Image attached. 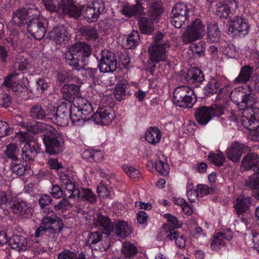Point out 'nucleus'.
<instances>
[{"mask_svg":"<svg viewBox=\"0 0 259 259\" xmlns=\"http://www.w3.org/2000/svg\"><path fill=\"white\" fill-rule=\"evenodd\" d=\"M231 99L237 106L242 125L246 129L255 131L259 127V103L256 96L250 92H234Z\"/></svg>","mask_w":259,"mask_h":259,"instance_id":"nucleus-1","label":"nucleus"},{"mask_svg":"<svg viewBox=\"0 0 259 259\" xmlns=\"http://www.w3.org/2000/svg\"><path fill=\"white\" fill-rule=\"evenodd\" d=\"M42 209L41 213L43 217L41 220V223L40 226L36 228L34 232L35 238L33 239L32 244V247L38 253L40 250L37 248L38 247V245L39 241L37 240V238L42 237L44 235L53 236L52 237H54V236L56 233L60 232L61 230L60 224L56 220L57 216L53 209L51 208L45 207Z\"/></svg>","mask_w":259,"mask_h":259,"instance_id":"nucleus-2","label":"nucleus"},{"mask_svg":"<svg viewBox=\"0 0 259 259\" xmlns=\"http://www.w3.org/2000/svg\"><path fill=\"white\" fill-rule=\"evenodd\" d=\"M60 180L66 190L65 194L68 198H74L76 197L80 198L83 201L91 204L96 202V195L88 188H82L80 190L75 185L73 178L69 175L62 174L60 176Z\"/></svg>","mask_w":259,"mask_h":259,"instance_id":"nucleus-3","label":"nucleus"},{"mask_svg":"<svg viewBox=\"0 0 259 259\" xmlns=\"http://www.w3.org/2000/svg\"><path fill=\"white\" fill-rule=\"evenodd\" d=\"M91 46L85 42L76 43L70 47L64 55L66 62L73 69L79 70L81 68L79 62L83 63L84 59L91 54Z\"/></svg>","mask_w":259,"mask_h":259,"instance_id":"nucleus-4","label":"nucleus"},{"mask_svg":"<svg viewBox=\"0 0 259 259\" xmlns=\"http://www.w3.org/2000/svg\"><path fill=\"white\" fill-rule=\"evenodd\" d=\"M169 47L170 44L164 39L163 35L162 33L157 34L148 48L149 61L155 63L165 61L167 58Z\"/></svg>","mask_w":259,"mask_h":259,"instance_id":"nucleus-5","label":"nucleus"},{"mask_svg":"<svg viewBox=\"0 0 259 259\" xmlns=\"http://www.w3.org/2000/svg\"><path fill=\"white\" fill-rule=\"evenodd\" d=\"M71 110V120L73 123L90 119L93 109L91 104L85 98L78 96L74 98Z\"/></svg>","mask_w":259,"mask_h":259,"instance_id":"nucleus-6","label":"nucleus"},{"mask_svg":"<svg viewBox=\"0 0 259 259\" xmlns=\"http://www.w3.org/2000/svg\"><path fill=\"white\" fill-rule=\"evenodd\" d=\"M43 141L46 152L49 155H56L63 151V136L55 129L50 127L44 135Z\"/></svg>","mask_w":259,"mask_h":259,"instance_id":"nucleus-7","label":"nucleus"},{"mask_svg":"<svg viewBox=\"0 0 259 259\" xmlns=\"http://www.w3.org/2000/svg\"><path fill=\"white\" fill-rule=\"evenodd\" d=\"M196 102V96L189 87H177L173 93V102L176 106L183 108H192Z\"/></svg>","mask_w":259,"mask_h":259,"instance_id":"nucleus-8","label":"nucleus"},{"mask_svg":"<svg viewBox=\"0 0 259 259\" xmlns=\"http://www.w3.org/2000/svg\"><path fill=\"white\" fill-rule=\"evenodd\" d=\"M205 34V26L200 19L192 21L182 36L184 44H188L199 39Z\"/></svg>","mask_w":259,"mask_h":259,"instance_id":"nucleus-9","label":"nucleus"},{"mask_svg":"<svg viewBox=\"0 0 259 259\" xmlns=\"http://www.w3.org/2000/svg\"><path fill=\"white\" fill-rule=\"evenodd\" d=\"M72 104L68 103H62L57 108L56 110L51 111V114L48 115V117L52 122L59 126L67 125L69 120L71 119V110H72Z\"/></svg>","mask_w":259,"mask_h":259,"instance_id":"nucleus-10","label":"nucleus"},{"mask_svg":"<svg viewBox=\"0 0 259 259\" xmlns=\"http://www.w3.org/2000/svg\"><path fill=\"white\" fill-rule=\"evenodd\" d=\"M27 78L23 77L19 80L18 74L13 72L5 78L3 84L9 90H11L16 95L21 96H24L27 91Z\"/></svg>","mask_w":259,"mask_h":259,"instance_id":"nucleus-11","label":"nucleus"},{"mask_svg":"<svg viewBox=\"0 0 259 259\" xmlns=\"http://www.w3.org/2000/svg\"><path fill=\"white\" fill-rule=\"evenodd\" d=\"M250 26L247 19L242 17H235L229 23L228 33L233 37H244L249 31Z\"/></svg>","mask_w":259,"mask_h":259,"instance_id":"nucleus-12","label":"nucleus"},{"mask_svg":"<svg viewBox=\"0 0 259 259\" xmlns=\"http://www.w3.org/2000/svg\"><path fill=\"white\" fill-rule=\"evenodd\" d=\"M38 13L37 7L31 5L28 8L16 10L13 14V20L19 27L27 26L31 17L34 15L37 16Z\"/></svg>","mask_w":259,"mask_h":259,"instance_id":"nucleus-13","label":"nucleus"},{"mask_svg":"<svg viewBox=\"0 0 259 259\" xmlns=\"http://www.w3.org/2000/svg\"><path fill=\"white\" fill-rule=\"evenodd\" d=\"M117 65V58L113 52L107 50L101 52L100 64L98 66L101 72H113L116 69Z\"/></svg>","mask_w":259,"mask_h":259,"instance_id":"nucleus-14","label":"nucleus"},{"mask_svg":"<svg viewBox=\"0 0 259 259\" xmlns=\"http://www.w3.org/2000/svg\"><path fill=\"white\" fill-rule=\"evenodd\" d=\"M115 117L114 111L111 107L103 106L99 107L93 115L92 118L97 124L108 125L112 123Z\"/></svg>","mask_w":259,"mask_h":259,"instance_id":"nucleus-15","label":"nucleus"},{"mask_svg":"<svg viewBox=\"0 0 259 259\" xmlns=\"http://www.w3.org/2000/svg\"><path fill=\"white\" fill-rule=\"evenodd\" d=\"M26 28L29 33L38 40L42 39L47 32L45 23L41 20L37 18H31L29 20Z\"/></svg>","mask_w":259,"mask_h":259,"instance_id":"nucleus-16","label":"nucleus"},{"mask_svg":"<svg viewBox=\"0 0 259 259\" xmlns=\"http://www.w3.org/2000/svg\"><path fill=\"white\" fill-rule=\"evenodd\" d=\"M57 12L75 18H77L81 14L80 9L74 5L72 0H62L60 3L59 10Z\"/></svg>","mask_w":259,"mask_h":259,"instance_id":"nucleus-17","label":"nucleus"},{"mask_svg":"<svg viewBox=\"0 0 259 259\" xmlns=\"http://www.w3.org/2000/svg\"><path fill=\"white\" fill-rule=\"evenodd\" d=\"M162 233L165 234L166 237L169 240H175L176 245L179 248H184L186 245V239L183 235L171 229L169 225H164L162 228Z\"/></svg>","mask_w":259,"mask_h":259,"instance_id":"nucleus-18","label":"nucleus"},{"mask_svg":"<svg viewBox=\"0 0 259 259\" xmlns=\"http://www.w3.org/2000/svg\"><path fill=\"white\" fill-rule=\"evenodd\" d=\"M244 149V145L243 144L237 142L232 143L227 150V158L233 162L239 161L243 153Z\"/></svg>","mask_w":259,"mask_h":259,"instance_id":"nucleus-19","label":"nucleus"},{"mask_svg":"<svg viewBox=\"0 0 259 259\" xmlns=\"http://www.w3.org/2000/svg\"><path fill=\"white\" fill-rule=\"evenodd\" d=\"M111 231H113L117 237L123 239L132 233V228L126 222L120 221L112 224Z\"/></svg>","mask_w":259,"mask_h":259,"instance_id":"nucleus-20","label":"nucleus"},{"mask_svg":"<svg viewBox=\"0 0 259 259\" xmlns=\"http://www.w3.org/2000/svg\"><path fill=\"white\" fill-rule=\"evenodd\" d=\"M9 244L13 249L21 252L26 250L28 241L23 236L14 235L9 239Z\"/></svg>","mask_w":259,"mask_h":259,"instance_id":"nucleus-21","label":"nucleus"},{"mask_svg":"<svg viewBox=\"0 0 259 259\" xmlns=\"http://www.w3.org/2000/svg\"><path fill=\"white\" fill-rule=\"evenodd\" d=\"M12 209L15 213L27 217L31 216L33 212L31 205L23 201L14 202L12 206Z\"/></svg>","mask_w":259,"mask_h":259,"instance_id":"nucleus-22","label":"nucleus"},{"mask_svg":"<svg viewBox=\"0 0 259 259\" xmlns=\"http://www.w3.org/2000/svg\"><path fill=\"white\" fill-rule=\"evenodd\" d=\"M241 165L246 170L254 168L253 170L256 171L259 168V156L254 153L247 154L243 158Z\"/></svg>","mask_w":259,"mask_h":259,"instance_id":"nucleus-23","label":"nucleus"},{"mask_svg":"<svg viewBox=\"0 0 259 259\" xmlns=\"http://www.w3.org/2000/svg\"><path fill=\"white\" fill-rule=\"evenodd\" d=\"M210 109L208 107L202 106L197 108L195 113V116L199 124L205 125L212 119Z\"/></svg>","mask_w":259,"mask_h":259,"instance_id":"nucleus-24","label":"nucleus"},{"mask_svg":"<svg viewBox=\"0 0 259 259\" xmlns=\"http://www.w3.org/2000/svg\"><path fill=\"white\" fill-rule=\"evenodd\" d=\"M141 0H136V4L133 6H131L128 4H124L122 6V13L129 17L141 15L143 12V8L141 4Z\"/></svg>","mask_w":259,"mask_h":259,"instance_id":"nucleus-25","label":"nucleus"},{"mask_svg":"<svg viewBox=\"0 0 259 259\" xmlns=\"http://www.w3.org/2000/svg\"><path fill=\"white\" fill-rule=\"evenodd\" d=\"M66 33V29L63 26L55 27L52 30L49 31L48 37L53 40L56 44H61L67 37Z\"/></svg>","mask_w":259,"mask_h":259,"instance_id":"nucleus-26","label":"nucleus"},{"mask_svg":"<svg viewBox=\"0 0 259 259\" xmlns=\"http://www.w3.org/2000/svg\"><path fill=\"white\" fill-rule=\"evenodd\" d=\"M251 198L249 197L239 196L236 200L234 208L236 213L240 215L247 211L251 205Z\"/></svg>","mask_w":259,"mask_h":259,"instance_id":"nucleus-27","label":"nucleus"},{"mask_svg":"<svg viewBox=\"0 0 259 259\" xmlns=\"http://www.w3.org/2000/svg\"><path fill=\"white\" fill-rule=\"evenodd\" d=\"M253 71V68L249 65L243 66L238 76L234 79V83L236 85L244 84L247 82L250 79Z\"/></svg>","mask_w":259,"mask_h":259,"instance_id":"nucleus-28","label":"nucleus"},{"mask_svg":"<svg viewBox=\"0 0 259 259\" xmlns=\"http://www.w3.org/2000/svg\"><path fill=\"white\" fill-rule=\"evenodd\" d=\"M231 235H227L225 233L219 232L215 234L210 243V248L212 250H218L225 246V241L231 239Z\"/></svg>","mask_w":259,"mask_h":259,"instance_id":"nucleus-29","label":"nucleus"},{"mask_svg":"<svg viewBox=\"0 0 259 259\" xmlns=\"http://www.w3.org/2000/svg\"><path fill=\"white\" fill-rule=\"evenodd\" d=\"M94 225L96 227H99L101 231L110 232L111 231L112 223L109 219L104 215L98 214L94 220Z\"/></svg>","mask_w":259,"mask_h":259,"instance_id":"nucleus-30","label":"nucleus"},{"mask_svg":"<svg viewBox=\"0 0 259 259\" xmlns=\"http://www.w3.org/2000/svg\"><path fill=\"white\" fill-rule=\"evenodd\" d=\"M79 91V87L74 84H65L61 89L63 98L70 103L72 98L78 95Z\"/></svg>","mask_w":259,"mask_h":259,"instance_id":"nucleus-31","label":"nucleus"},{"mask_svg":"<svg viewBox=\"0 0 259 259\" xmlns=\"http://www.w3.org/2000/svg\"><path fill=\"white\" fill-rule=\"evenodd\" d=\"M221 31L216 23L210 24L207 26V40L210 42L217 43L221 38Z\"/></svg>","mask_w":259,"mask_h":259,"instance_id":"nucleus-32","label":"nucleus"},{"mask_svg":"<svg viewBox=\"0 0 259 259\" xmlns=\"http://www.w3.org/2000/svg\"><path fill=\"white\" fill-rule=\"evenodd\" d=\"M37 152L34 145L31 143H26L22 149V157L25 161L34 159L37 155Z\"/></svg>","mask_w":259,"mask_h":259,"instance_id":"nucleus-33","label":"nucleus"},{"mask_svg":"<svg viewBox=\"0 0 259 259\" xmlns=\"http://www.w3.org/2000/svg\"><path fill=\"white\" fill-rule=\"evenodd\" d=\"M161 136L160 131L154 127H150L146 133V140L152 145L158 143L161 140Z\"/></svg>","mask_w":259,"mask_h":259,"instance_id":"nucleus-34","label":"nucleus"},{"mask_svg":"<svg viewBox=\"0 0 259 259\" xmlns=\"http://www.w3.org/2000/svg\"><path fill=\"white\" fill-rule=\"evenodd\" d=\"M78 31L82 36L88 40H95L98 38L96 29L92 26H81L79 28Z\"/></svg>","mask_w":259,"mask_h":259,"instance_id":"nucleus-35","label":"nucleus"},{"mask_svg":"<svg viewBox=\"0 0 259 259\" xmlns=\"http://www.w3.org/2000/svg\"><path fill=\"white\" fill-rule=\"evenodd\" d=\"M138 252L137 247L130 242L122 243L121 253L123 258L132 259Z\"/></svg>","mask_w":259,"mask_h":259,"instance_id":"nucleus-36","label":"nucleus"},{"mask_svg":"<svg viewBox=\"0 0 259 259\" xmlns=\"http://www.w3.org/2000/svg\"><path fill=\"white\" fill-rule=\"evenodd\" d=\"M202 71L198 68H191L188 71L186 79L191 83H198L204 80Z\"/></svg>","mask_w":259,"mask_h":259,"instance_id":"nucleus-37","label":"nucleus"},{"mask_svg":"<svg viewBox=\"0 0 259 259\" xmlns=\"http://www.w3.org/2000/svg\"><path fill=\"white\" fill-rule=\"evenodd\" d=\"M155 163V168L157 171L162 176H167L169 173V166L165 162V157L162 154H160L157 157Z\"/></svg>","mask_w":259,"mask_h":259,"instance_id":"nucleus-38","label":"nucleus"},{"mask_svg":"<svg viewBox=\"0 0 259 259\" xmlns=\"http://www.w3.org/2000/svg\"><path fill=\"white\" fill-rule=\"evenodd\" d=\"M163 8L160 2L152 3L149 7L148 14L152 19H155L159 17L162 13Z\"/></svg>","mask_w":259,"mask_h":259,"instance_id":"nucleus-39","label":"nucleus"},{"mask_svg":"<svg viewBox=\"0 0 259 259\" xmlns=\"http://www.w3.org/2000/svg\"><path fill=\"white\" fill-rule=\"evenodd\" d=\"M140 31L143 33L149 34L154 30L153 23L151 19L147 17L141 18L139 21Z\"/></svg>","mask_w":259,"mask_h":259,"instance_id":"nucleus-40","label":"nucleus"},{"mask_svg":"<svg viewBox=\"0 0 259 259\" xmlns=\"http://www.w3.org/2000/svg\"><path fill=\"white\" fill-rule=\"evenodd\" d=\"M110 242L109 232L104 233L101 239L98 241L92 249L101 251H105L109 248Z\"/></svg>","mask_w":259,"mask_h":259,"instance_id":"nucleus-41","label":"nucleus"},{"mask_svg":"<svg viewBox=\"0 0 259 259\" xmlns=\"http://www.w3.org/2000/svg\"><path fill=\"white\" fill-rule=\"evenodd\" d=\"M245 185L252 192L259 187V168L245 180Z\"/></svg>","mask_w":259,"mask_h":259,"instance_id":"nucleus-42","label":"nucleus"},{"mask_svg":"<svg viewBox=\"0 0 259 259\" xmlns=\"http://www.w3.org/2000/svg\"><path fill=\"white\" fill-rule=\"evenodd\" d=\"M10 169L13 174L21 176L29 170L30 167L27 165H24L20 162L17 163V161H14L11 163Z\"/></svg>","mask_w":259,"mask_h":259,"instance_id":"nucleus-43","label":"nucleus"},{"mask_svg":"<svg viewBox=\"0 0 259 259\" xmlns=\"http://www.w3.org/2000/svg\"><path fill=\"white\" fill-rule=\"evenodd\" d=\"M189 9L184 3H178L173 7L170 15L171 16H187L189 18Z\"/></svg>","mask_w":259,"mask_h":259,"instance_id":"nucleus-44","label":"nucleus"},{"mask_svg":"<svg viewBox=\"0 0 259 259\" xmlns=\"http://www.w3.org/2000/svg\"><path fill=\"white\" fill-rule=\"evenodd\" d=\"M104 233H106V232L101 231H94L90 233L86 241V244L92 249L98 241L101 239Z\"/></svg>","mask_w":259,"mask_h":259,"instance_id":"nucleus-45","label":"nucleus"},{"mask_svg":"<svg viewBox=\"0 0 259 259\" xmlns=\"http://www.w3.org/2000/svg\"><path fill=\"white\" fill-rule=\"evenodd\" d=\"M140 40V36L138 31H133L126 38L124 44L126 49H132L135 48Z\"/></svg>","mask_w":259,"mask_h":259,"instance_id":"nucleus-46","label":"nucleus"},{"mask_svg":"<svg viewBox=\"0 0 259 259\" xmlns=\"http://www.w3.org/2000/svg\"><path fill=\"white\" fill-rule=\"evenodd\" d=\"M114 95L115 98L121 101L126 98V85L124 83H119L116 85L114 91Z\"/></svg>","mask_w":259,"mask_h":259,"instance_id":"nucleus-47","label":"nucleus"},{"mask_svg":"<svg viewBox=\"0 0 259 259\" xmlns=\"http://www.w3.org/2000/svg\"><path fill=\"white\" fill-rule=\"evenodd\" d=\"M30 115L32 118L37 119H43L47 116L44 109L38 105H35L31 108Z\"/></svg>","mask_w":259,"mask_h":259,"instance_id":"nucleus-48","label":"nucleus"},{"mask_svg":"<svg viewBox=\"0 0 259 259\" xmlns=\"http://www.w3.org/2000/svg\"><path fill=\"white\" fill-rule=\"evenodd\" d=\"M170 22L176 28H181L184 26L188 25L189 19L187 16H171Z\"/></svg>","mask_w":259,"mask_h":259,"instance_id":"nucleus-49","label":"nucleus"},{"mask_svg":"<svg viewBox=\"0 0 259 259\" xmlns=\"http://www.w3.org/2000/svg\"><path fill=\"white\" fill-rule=\"evenodd\" d=\"M83 16L88 22H91L96 21L99 17L91 4L87 7L83 13Z\"/></svg>","mask_w":259,"mask_h":259,"instance_id":"nucleus-50","label":"nucleus"},{"mask_svg":"<svg viewBox=\"0 0 259 259\" xmlns=\"http://www.w3.org/2000/svg\"><path fill=\"white\" fill-rule=\"evenodd\" d=\"M208 159L215 165L220 166L224 163L225 157L222 152H219L217 153H210Z\"/></svg>","mask_w":259,"mask_h":259,"instance_id":"nucleus-51","label":"nucleus"},{"mask_svg":"<svg viewBox=\"0 0 259 259\" xmlns=\"http://www.w3.org/2000/svg\"><path fill=\"white\" fill-rule=\"evenodd\" d=\"M18 149L15 145L12 144L7 146L5 154L8 158L13 160L12 161H17L18 159L17 154L18 152Z\"/></svg>","mask_w":259,"mask_h":259,"instance_id":"nucleus-52","label":"nucleus"},{"mask_svg":"<svg viewBox=\"0 0 259 259\" xmlns=\"http://www.w3.org/2000/svg\"><path fill=\"white\" fill-rule=\"evenodd\" d=\"M45 8L51 12H57L59 10L60 2L58 0H42Z\"/></svg>","mask_w":259,"mask_h":259,"instance_id":"nucleus-53","label":"nucleus"},{"mask_svg":"<svg viewBox=\"0 0 259 259\" xmlns=\"http://www.w3.org/2000/svg\"><path fill=\"white\" fill-rule=\"evenodd\" d=\"M231 12L230 9L225 4H220L217 8L215 11L216 15L220 18H227L229 17V14Z\"/></svg>","mask_w":259,"mask_h":259,"instance_id":"nucleus-54","label":"nucleus"},{"mask_svg":"<svg viewBox=\"0 0 259 259\" xmlns=\"http://www.w3.org/2000/svg\"><path fill=\"white\" fill-rule=\"evenodd\" d=\"M91 5L99 16L105 12L106 7L103 0H94Z\"/></svg>","mask_w":259,"mask_h":259,"instance_id":"nucleus-55","label":"nucleus"},{"mask_svg":"<svg viewBox=\"0 0 259 259\" xmlns=\"http://www.w3.org/2000/svg\"><path fill=\"white\" fill-rule=\"evenodd\" d=\"M123 169L125 172L132 179H136L140 176V171L131 166L124 165L123 166Z\"/></svg>","mask_w":259,"mask_h":259,"instance_id":"nucleus-56","label":"nucleus"},{"mask_svg":"<svg viewBox=\"0 0 259 259\" xmlns=\"http://www.w3.org/2000/svg\"><path fill=\"white\" fill-rule=\"evenodd\" d=\"M97 191L99 196L103 199L110 196V190L102 183H100L97 188Z\"/></svg>","mask_w":259,"mask_h":259,"instance_id":"nucleus-57","label":"nucleus"},{"mask_svg":"<svg viewBox=\"0 0 259 259\" xmlns=\"http://www.w3.org/2000/svg\"><path fill=\"white\" fill-rule=\"evenodd\" d=\"M61 183H62L61 182ZM61 186L64 188V191H63L61 187L58 185H55L53 186L51 193L54 198H61L63 196H64L65 197H67L65 194L66 189L64 186L62 185V184H61Z\"/></svg>","mask_w":259,"mask_h":259,"instance_id":"nucleus-58","label":"nucleus"},{"mask_svg":"<svg viewBox=\"0 0 259 259\" xmlns=\"http://www.w3.org/2000/svg\"><path fill=\"white\" fill-rule=\"evenodd\" d=\"M208 109H210L211 117L213 116H220L224 113L225 108L222 105H214L211 107H209Z\"/></svg>","mask_w":259,"mask_h":259,"instance_id":"nucleus-59","label":"nucleus"},{"mask_svg":"<svg viewBox=\"0 0 259 259\" xmlns=\"http://www.w3.org/2000/svg\"><path fill=\"white\" fill-rule=\"evenodd\" d=\"M58 259H77V255L70 250H64L59 254Z\"/></svg>","mask_w":259,"mask_h":259,"instance_id":"nucleus-60","label":"nucleus"},{"mask_svg":"<svg viewBox=\"0 0 259 259\" xmlns=\"http://www.w3.org/2000/svg\"><path fill=\"white\" fill-rule=\"evenodd\" d=\"M36 89L40 93H42L49 87V83L46 79L42 78H39L36 81Z\"/></svg>","mask_w":259,"mask_h":259,"instance_id":"nucleus-61","label":"nucleus"},{"mask_svg":"<svg viewBox=\"0 0 259 259\" xmlns=\"http://www.w3.org/2000/svg\"><path fill=\"white\" fill-rule=\"evenodd\" d=\"M197 192L198 194L202 197L204 195H208L212 192V188H209L208 186L203 184H199L197 186Z\"/></svg>","mask_w":259,"mask_h":259,"instance_id":"nucleus-62","label":"nucleus"},{"mask_svg":"<svg viewBox=\"0 0 259 259\" xmlns=\"http://www.w3.org/2000/svg\"><path fill=\"white\" fill-rule=\"evenodd\" d=\"M27 64L28 62L26 59L19 57L16 59L15 67L17 69L22 71L26 68Z\"/></svg>","mask_w":259,"mask_h":259,"instance_id":"nucleus-63","label":"nucleus"},{"mask_svg":"<svg viewBox=\"0 0 259 259\" xmlns=\"http://www.w3.org/2000/svg\"><path fill=\"white\" fill-rule=\"evenodd\" d=\"M33 174L38 180H41L46 178L49 175V171L47 168H42L39 170H34Z\"/></svg>","mask_w":259,"mask_h":259,"instance_id":"nucleus-64","label":"nucleus"}]
</instances>
